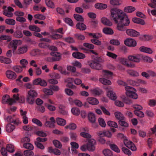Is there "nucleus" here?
Returning a JSON list of instances; mask_svg holds the SVG:
<instances>
[{
    "label": "nucleus",
    "mask_w": 156,
    "mask_h": 156,
    "mask_svg": "<svg viewBox=\"0 0 156 156\" xmlns=\"http://www.w3.org/2000/svg\"><path fill=\"white\" fill-rule=\"evenodd\" d=\"M111 17L116 23H117V29L119 31L126 30L125 26H128L130 21L127 16L123 11L117 8L112 9L111 10Z\"/></svg>",
    "instance_id": "obj_1"
},
{
    "label": "nucleus",
    "mask_w": 156,
    "mask_h": 156,
    "mask_svg": "<svg viewBox=\"0 0 156 156\" xmlns=\"http://www.w3.org/2000/svg\"><path fill=\"white\" fill-rule=\"evenodd\" d=\"M104 60L100 57H94L93 60L88 62L89 65L94 69L100 70L101 69V63L103 62Z\"/></svg>",
    "instance_id": "obj_2"
},
{
    "label": "nucleus",
    "mask_w": 156,
    "mask_h": 156,
    "mask_svg": "<svg viewBox=\"0 0 156 156\" xmlns=\"http://www.w3.org/2000/svg\"><path fill=\"white\" fill-rule=\"evenodd\" d=\"M125 89L126 91V94L127 96L134 99H136L138 95L135 92L136 90L133 88L129 86H125Z\"/></svg>",
    "instance_id": "obj_3"
},
{
    "label": "nucleus",
    "mask_w": 156,
    "mask_h": 156,
    "mask_svg": "<svg viewBox=\"0 0 156 156\" xmlns=\"http://www.w3.org/2000/svg\"><path fill=\"white\" fill-rule=\"evenodd\" d=\"M124 143L126 147L131 149V150L136 151V148L134 144L132 142L128 141L127 139H124Z\"/></svg>",
    "instance_id": "obj_4"
},
{
    "label": "nucleus",
    "mask_w": 156,
    "mask_h": 156,
    "mask_svg": "<svg viewBox=\"0 0 156 156\" xmlns=\"http://www.w3.org/2000/svg\"><path fill=\"white\" fill-rule=\"evenodd\" d=\"M124 44L129 47H134L136 45V42L132 38H127L124 41Z\"/></svg>",
    "instance_id": "obj_5"
},
{
    "label": "nucleus",
    "mask_w": 156,
    "mask_h": 156,
    "mask_svg": "<svg viewBox=\"0 0 156 156\" xmlns=\"http://www.w3.org/2000/svg\"><path fill=\"white\" fill-rule=\"evenodd\" d=\"M126 34L132 37H137L140 35V33L132 29H128L126 30Z\"/></svg>",
    "instance_id": "obj_6"
},
{
    "label": "nucleus",
    "mask_w": 156,
    "mask_h": 156,
    "mask_svg": "<svg viewBox=\"0 0 156 156\" xmlns=\"http://www.w3.org/2000/svg\"><path fill=\"white\" fill-rule=\"evenodd\" d=\"M50 55L53 56V60L54 62L59 61L61 59V55L59 52L52 51L51 52Z\"/></svg>",
    "instance_id": "obj_7"
},
{
    "label": "nucleus",
    "mask_w": 156,
    "mask_h": 156,
    "mask_svg": "<svg viewBox=\"0 0 156 156\" xmlns=\"http://www.w3.org/2000/svg\"><path fill=\"white\" fill-rule=\"evenodd\" d=\"M5 75L8 79L11 80H14L17 77L16 73L10 70H7L5 72Z\"/></svg>",
    "instance_id": "obj_8"
},
{
    "label": "nucleus",
    "mask_w": 156,
    "mask_h": 156,
    "mask_svg": "<svg viewBox=\"0 0 156 156\" xmlns=\"http://www.w3.org/2000/svg\"><path fill=\"white\" fill-rule=\"evenodd\" d=\"M28 50V46L25 45L18 48L16 53L18 55H21L26 53Z\"/></svg>",
    "instance_id": "obj_9"
},
{
    "label": "nucleus",
    "mask_w": 156,
    "mask_h": 156,
    "mask_svg": "<svg viewBox=\"0 0 156 156\" xmlns=\"http://www.w3.org/2000/svg\"><path fill=\"white\" fill-rule=\"evenodd\" d=\"M50 121H46L44 124L45 126L49 128H54L55 127L54 124L55 122V121L53 117H51L50 119Z\"/></svg>",
    "instance_id": "obj_10"
},
{
    "label": "nucleus",
    "mask_w": 156,
    "mask_h": 156,
    "mask_svg": "<svg viewBox=\"0 0 156 156\" xmlns=\"http://www.w3.org/2000/svg\"><path fill=\"white\" fill-rule=\"evenodd\" d=\"M4 98L5 97H2V102L3 104H8L9 105H11L13 103L16 102L15 100L12 98H10V96L6 100H5Z\"/></svg>",
    "instance_id": "obj_11"
},
{
    "label": "nucleus",
    "mask_w": 156,
    "mask_h": 156,
    "mask_svg": "<svg viewBox=\"0 0 156 156\" xmlns=\"http://www.w3.org/2000/svg\"><path fill=\"white\" fill-rule=\"evenodd\" d=\"M18 43V41L14 40L12 41L9 44V45L12 48L13 53H14L17 48V45Z\"/></svg>",
    "instance_id": "obj_12"
},
{
    "label": "nucleus",
    "mask_w": 156,
    "mask_h": 156,
    "mask_svg": "<svg viewBox=\"0 0 156 156\" xmlns=\"http://www.w3.org/2000/svg\"><path fill=\"white\" fill-rule=\"evenodd\" d=\"M87 100L89 103L91 105H96L99 103L98 99L93 97L88 98Z\"/></svg>",
    "instance_id": "obj_13"
},
{
    "label": "nucleus",
    "mask_w": 156,
    "mask_h": 156,
    "mask_svg": "<svg viewBox=\"0 0 156 156\" xmlns=\"http://www.w3.org/2000/svg\"><path fill=\"white\" fill-rule=\"evenodd\" d=\"M72 56L74 58L77 59H83L85 57L84 54L78 51L73 53Z\"/></svg>",
    "instance_id": "obj_14"
},
{
    "label": "nucleus",
    "mask_w": 156,
    "mask_h": 156,
    "mask_svg": "<svg viewBox=\"0 0 156 156\" xmlns=\"http://www.w3.org/2000/svg\"><path fill=\"white\" fill-rule=\"evenodd\" d=\"M139 56V54L137 55L136 56L130 55L128 57V58L130 61L136 62H139L140 61V58Z\"/></svg>",
    "instance_id": "obj_15"
},
{
    "label": "nucleus",
    "mask_w": 156,
    "mask_h": 156,
    "mask_svg": "<svg viewBox=\"0 0 156 156\" xmlns=\"http://www.w3.org/2000/svg\"><path fill=\"white\" fill-rule=\"evenodd\" d=\"M0 62L1 63L8 64L11 62V60L8 58L2 56H0Z\"/></svg>",
    "instance_id": "obj_16"
},
{
    "label": "nucleus",
    "mask_w": 156,
    "mask_h": 156,
    "mask_svg": "<svg viewBox=\"0 0 156 156\" xmlns=\"http://www.w3.org/2000/svg\"><path fill=\"white\" fill-rule=\"evenodd\" d=\"M132 21L135 23L139 24L142 25L145 24V22L144 20L141 19L137 18H133L132 19Z\"/></svg>",
    "instance_id": "obj_17"
},
{
    "label": "nucleus",
    "mask_w": 156,
    "mask_h": 156,
    "mask_svg": "<svg viewBox=\"0 0 156 156\" xmlns=\"http://www.w3.org/2000/svg\"><path fill=\"white\" fill-rule=\"evenodd\" d=\"M76 28L80 30H85L86 28V26L82 23H78L76 25Z\"/></svg>",
    "instance_id": "obj_18"
},
{
    "label": "nucleus",
    "mask_w": 156,
    "mask_h": 156,
    "mask_svg": "<svg viewBox=\"0 0 156 156\" xmlns=\"http://www.w3.org/2000/svg\"><path fill=\"white\" fill-rule=\"evenodd\" d=\"M107 93V96L112 100H115L116 99L117 97L116 95L113 91H108Z\"/></svg>",
    "instance_id": "obj_19"
},
{
    "label": "nucleus",
    "mask_w": 156,
    "mask_h": 156,
    "mask_svg": "<svg viewBox=\"0 0 156 156\" xmlns=\"http://www.w3.org/2000/svg\"><path fill=\"white\" fill-rule=\"evenodd\" d=\"M115 115L116 118L119 120H124L125 117L120 112H116L115 113Z\"/></svg>",
    "instance_id": "obj_20"
},
{
    "label": "nucleus",
    "mask_w": 156,
    "mask_h": 156,
    "mask_svg": "<svg viewBox=\"0 0 156 156\" xmlns=\"http://www.w3.org/2000/svg\"><path fill=\"white\" fill-rule=\"evenodd\" d=\"M13 36L16 37L20 38L23 37V34L21 30H17L14 33Z\"/></svg>",
    "instance_id": "obj_21"
},
{
    "label": "nucleus",
    "mask_w": 156,
    "mask_h": 156,
    "mask_svg": "<svg viewBox=\"0 0 156 156\" xmlns=\"http://www.w3.org/2000/svg\"><path fill=\"white\" fill-rule=\"evenodd\" d=\"M127 72L130 75L132 76L136 77L139 76L138 73L134 70H128Z\"/></svg>",
    "instance_id": "obj_22"
},
{
    "label": "nucleus",
    "mask_w": 156,
    "mask_h": 156,
    "mask_svg": "<svg viewBox=\"0 0 156 156\" xmlns=\"http://www.w3.org/2000/svg\"><path fill=\"white\" fill-rule=\"evenodd\" d=\"M28 95L34 98L37 97V93L36 91L33 90H31L27 92Z\"/></svg>",
    "instance_id": "obj_23"
},
{
    "label": "nucleus",
    "mask_w": 156,
    "mask_h": 156,
    "mask_svg": "<svg viewBox=\"0 0 156 156\" xmlns=\"http://www.w3.org/2000/svg\"><path fill=\"white\" fill-rule=\"evenodd\" d=\"M74 19L78 21L83 22L84 20L82 16L77 14H74L73 15Z\"/></svg>",
    "instance_id": "obj_24"
},
{
    "label": "nucleus",
    "mask_w": 156,
    "mask_h": 156,
    "mask_svg": "<svg viewBox=\"0 0 156 156\" xmlns=\"http://www.w3.org/2000/svg\"><path fill=\"white\" fill-rule=\"evenodd\" d=\"M95 7L98 9H104L107 7L106 4L101 3H98L95 5Z\"/></svg>",
    "instance_id": "obj_25"
},
{
    "label": "nucleus",
    "mask_w": 156,
    "mask_h": 156,
    "mask_svg": "<svg viewBox=\"0 0 156 156\" xmlns=\"http://www.w3.org/2000/svg\"><path fill=\"white\" fill-rule=\"evenodd\" d=\"M88 119L92 123H94L96 121L95 115L93 113H90L88 114Z\"/></svg>",
    "instance_id": "obj_26"
},
{
    "label": "nucleus",
    "mask_w": 156,
    "mask_h": 156,
    "mask_svg": "<svg viewBox=\"0 0 156 156\" xmlns=\"http://www.w3.org/2000/svg\"><path fill=\"white\" fill-rule=\"evenodd\" d=\"M56 122L59 125L63 126L66 124V121L64 119L58 118L56 119Z\"/></svg>",
    "instance_id": "obj_27"
},
{
    "label": "nucleus",
    "mask_w": 156,
    "mask_h": 156,
    "mask_svg": "<svg viewBox=\"0 0 156 156\" xmlns=\"http://www.w3.org/2000/svg\"><path fill=\"white\" fill-rule=\"evenodd\" d=\"M99 81L101 83L105 85H108L111 84V82L110 80L104 78H100Z\"/></svg>",
    "instance_id": "obj_28"
},
{
    "label": "nucleus",
    "mask_w": 156,
    "mask_h": 156,
    "mask_svg": "<svg viewBox=\"0 0 156 156\" xmlns=\"http://www.w3.org/2000/svg\"><path fill=\"white\" fill-rule=\"evenodd\" d=\"M23 67L19 66H16L13 67L12 69L17 73H20L23 70Z\"/></svg>",
    "instance_id": "obj_29"
},
{
    "label": "nucleus",
    "mask_w": 156,
    "mask_h": 156,
    "mask_svg": "<svg viewBox=\"0 0 156 156\" xmlns=\"http://www.w3.org/2000/svg\"><path fill=\"white\" fill-rule=\"evenodd\" d=\"M101 22L104 24L111 26L112 25V23L108 20L105 18H103L101 19Z\"/></svg>",
    "instance_id": "obj_30"
},
{
    "label": "nucleus",
    "mask_w": 156,
    "mask_h": 156,
    "mask_svg": "<svg viewBox=\"0 0 156 156\" xmlns=\"http://www.w3.org/2000/svg\"><path fill=\"white\" fill-rule=\"evenodd\" d=\"M15 129V127L14 126L10 123H9L7 125L6 129L7 132H11Z\"/></svg>",
    "instance_id": "obj_31"
},
{
    "label": "nucleus",
    "mask_w": 156,
    "mask_h": 156,
    "mask_svg": "<svg viewBox=\"0 0 156 156\" xmlns=\"http://www.w3.org/2000/svg\"><path fill=\"white\" fill-rule=\"evenodd\" d=\"M103 31L104 33L108 34H112L114 32L112 29L109 28L105 27L103 29Z\"/></svg>",
    "instance_id": "obj_32"
},
{
    "label": "nucleus",
    "mask_w": 156,
    "mask_h": 156,
    "mask_svg": "<svg viewBox=\"0 0 156 156\" xmlns=\"http://www.w3.org/2000/svg\"><path fill=\"white\" fill-rule=\"evenodd\" d=\"M29 29L31 31L35 32H40L41 30L39 28L35 25H30L28 27Z\"/></svg>",
    "instance_id": "obj_33"
},
{
    "label": "nucleus",
    "mask_w": 156,
    "mask_h": 156,
    "mask_svg": "<svg viewBox=\"0 0 156 156\" xmlns=\"http://www.w3.org/2000/svg\"><path fill=\"white\" fill-rule=\"evenodd\" d=\"M122 101L126 104H130L132 103V101L128 98L126 97L125 96L122 95L121 97Z\"/></svg>",
    "instance_id": "obj_34"
},
{
    "label": "nucleus",
    "mask_w": 156,
    "mask_h": 156,
    "mask_svg": "<svg viewBox=\"0 0 156 156\" xmlns=\"http://www.w3.org/2000/svg\"><path fill=\"white\" fill-rule=\"evenodd\" d=\"M23 147L29 150H33L34 149L33 145L30 143H25L23 145Z\"/></svg>",
    "instance_id": "obj_35"
},
{
    "label": "nucleus",
    "mask_w": 156,
    "mask_h": 156,
    "mask_svg": "<svg viewBox=\"0 0 156 156\" xmlns=\"http://www.w3.org/2000/svg\"><path fill=\"white\" fill-rule=\"evenodd\" d=\"M108 125L112 127H114L115 128H117L118 127V125L116 122L112 121H109L107 122Z\"/></svg>",
    "instance_id": "obj_36"
},
{
    "label": "nucleus",
    "mask_w": 156,
    "mask_h": 156,
    "mask_svg": "<svg viewBox=\"0 0 156 156\" xmlns=\"http://www.w3.org/2000/svg\"><path fill=\"white\" fill-rule=\"evenodd\" d=\"M35 98L27 95V101L31 105L33 104L34 102Z\"/></svg>",
    "instance_id": "obj_37"
},
{
    "label": "nucleus",
    "mask_w": 156,
    "mask_h": 156,
    "mask_svg": "<svg viewBox=\"0 0 156 156\" xmlns=\"http://www.w3.org/2000/svg\"><path fill=\"white\" fill-rule=\"evenodd\" d=\"M6 150L9 152L12 153L14 151V146L11 144H8L7 146Z\"/></svg>",
    "instance_id": "obj_38"
},
{
    "label": "nucleus",
    "mask_w": 156,
    "mask_h": 156,
    "mask_svg": "<svg viewBox=\"0 0 156 156\" xmlns=\"http://www.w3.org/2000/svg\"><path fill=\"white\" fill-rule=\"evenodd\" d=\"M59 112L63 115L67 114L65 110V107L62 105H60L59 107Z\"/></svg>",
    "instance_id": "obj_39"
},
{
    "label": "nucleus",
    "mask_w": 156,
    "mask_h": 156,
    "mask_svg": "<svg viewBox=\"0 0 156 156\" xmlns=\"http://www.w3.org/2000/svg\"><path fill=\"white\" fill-rule=\"evenodd\" d=\"M103 153L105 156H111L112 155V151L108 149H105L103 150Z\"/></svg>",
    "instance_id": "obj_40"
},
{
    "label": "nucleus",
    "mask_w": 156,
    "mask_h": 156,
    "mask_svg": "<svg viewBox=\"0 0 156 156\" xmlns=\"http://www.w3.org/2000/svg\"><path fill=\"white\" fill-rule=\"evenodd\" d=\"M135 8L132 6H128L125 8L124 10L126 12L131 13L134 11Z\"/></svg>",
    "instance_id": "obj_41"
},
{
    "label": "nucleus",
    "mask_w": 156,
    "mask_h": 156,
    "mask_svg": "<svg viewBox=\"0 0 156 156\" xmlns=\"http://www.w3.org/2000/svg\"><path fill=\"white\" fill-rule=\"evenodd\" d=\"M103 72L104 73V76L105 77L109 78L112 76L113 74L112 72L108 70H104Z\"/></svg>",
    "instance_id": "obj_42"
},
{
    "label": "nucleus",
    "mask_w": 156,
    "mask_h": 156,
    "mask_svg": "<svg viewBox=\"0 0 156 156\" xmlns=\"http://www.w3.org/2000/svg\"><path fill=\"white\" fill-rule=\"evenodd\" d=\"M43 91L45 94L47 95H52L53 94V92L51 89L44 88L43 89Z\"/></svg>",
    "instance_id": "obj_43"
},
{
    "label": "nucleus",
    "mask_w": 156,
    "mask_h": 156,
    "mask_svg": "<svg viewBox=\"0 0 156 156\" xmlns=\"http://www.w3.org/2000/svg\"><path fill=\"white\" fill-rule=\"evenodd\" d=\"M134 113L138 117L142 118L144 116V114L143 112L140 110H135Z\"/></svg>",
    "instance_id": "obj_44"
},
{
    "label": "nucleus",
    "mask_w": 156,
    "mask_h": 156,
    "mask_svg": "<svg viewBox=\"0 0 156 156\" xmlns=\"http://www.w3.org/2000/svg\"><path fill=\"white\" fill-rule=\"evenodd\" d=\"M31 150H28L24 151L23 152L24 155L26 156H33L34 153Z\"/></svg>",
    "instance_id": "obj_45"
},
{
    "label": "nucleus",
    "mask_w": 156,
    "mask_h": 156,
    "mask_svg": "<svg viewBox=\"0 0 156 156\" xmlns=\"http://www.w3.org/2000/svg\"><path fill=\"white\" fill-rule=\"evenodd\" d=\"M5 22L8 24L14 25L15 24V21L12 19H8L5 20Z\"/></svg>",
    "instance_id": "obj_46"
},
{
    "label": "nucleus",
    "mask_w": 156,
    "mask_h": 156,
    "mask_svg": "<svg viewBox=\"0 0 156 156\" xmlns=\"http://www.w3.org/2000/svg\"><path fill=\"white\" fill-rule=\"evenodd\" d=\"M71 112L73 114L75 115H78L80 113V111L78 108H73L71 109Z\"/></svg>",
    "instance_id": "obj_47"
},
{
    "label": "nucleus",
    "mask_w": 156,
    "mask_h": 156,
    "mask_svg": "<svg viewBox=\"0 0 156 156\" xmlns=\"http://www.w3.org/2000/svg\"><path fill=\"white\" fill-rule=\"evenodd\" d=\"M76 127V125L74 123H71L69 125L66 126L65 127L66 129H69L70 130H74Z\"/></svg>",
    "instance_id": "obj_48"
},
{
    "label": "nucleus",
    "mask_w": 156,
    "mask_h": 156,
    "mask_svg": "<svg viewBox=\"0 0 156 156\" xmlns=\"http://www.w3.org/2000/svg\"><path fill=\"white\" fill-rule=\"evenodd\" d=\"M94 144H87V149L90 151H93L95 150V146Z\"/></svg>",
    "instance_id": "obj_49"
},
{
    "label": "nucleus",
    "mask_w": 156,
    "mask_h": 156,
    "mask_svg": "<svg viewBox=\"0 0 156 156\" xmlns=\"http://www.w3.org/2000/svg\"><path fill=\"white\" fill-rule=\"evenodd\" d=\"M54 145L55 146L58 148H61L62 145L61 143L58 140H54L53 141Z\"/></svg>",
    "instance_id": "obj_50"
},
{
    "label": "nucleus",
    "mask_w": 156,
    "mask_h": 156,
    "mask_svg": "<svg viewBox=\"0 0 156 156\" xmlns=\"http://www.w3.org/2000/svg\"><path fill=\"white\" fill-rule=\"evenodd\" d=\"M119 124L121 126L124 127H126L128 126V124L127 122L124 120H119Z\"/></svg>",
    "instance_id": "obj_51"
},
{
    "label": "nucleus",
    "mask_w": 156,
    "mask_h": 156,
    "mask_svg": "<svg viewBox=\"0 0 156 156\" xmlns=\"http://www.w3.org/2000/svg\"><path fill=\"white\" fill-rule=\"evenodd\" d=\"M50 37L54 40H57L62 37V35L58 34H55L50 35Z\"/></svg>",
    "instance_id": "obj_52"
},
{
    "label": "nucleus",
    "mask_w": 156,
    "mask_h": 156,
    "mask_svg": "<svg viewBox=\"0 0 156 156\" xmlns=\"http://www.w3.org/2000/svg\"><path fill=\"white\" fill-rule=\"evenodd\" d=\"M110 146L111 149L117 152H120V150L118 148V147L115 144H111Z\"/></svg>",
    "instance_id": "obj_53"
},
{
    "label": "nucleus",
    "mask_w": 156,
    "mask_h": 156,
    "mask_svg": "<svg viewBox=\"0 0 156 156\" xmlns=\"http://www.w3.org/2000/svg\"><path fill=\"white\" fill-rule=\"evenodd\" d=\"M111 44L115 45L118 46L120 45L119 41L117 39H112L110 41Z\"/></svg>",
    "instance_id": "obj_54"
},
{
    "label": "nucleus",
    "mask_w": 156,
    "mask_h": 156,
    "mask_svg": "<svg viewBox=\"0 0 156 156\" xmlns=\"http://www.w3.org/2000/svg\"><path fill=\"white\" fill-rule=\"evenodd\" d=\"M80 135L83 137L87 138H90L91 136L88 133L84 132H82L80 133Z\"/></svg>",
    "instance_id": "obj_55"
},
{
    "label": "nucleus",
    "mask_w": 156,
    "mask_h": 156,
    "mask_svg": "<svg viewBox=\"0 0 156 156\" xmlns=\"http://www.w3.org/2000/svg\"><path fill=\"white\" fill-rule=\"evenodd\" d=\"M110 3L113 5H119L121 4L119 0H111Z\"/></svg>",
    "instance_id": "obj_56"
},
{
    "label": "nucleus",
    "mask_w": 156,
    "mask_h": 156,
    "mask_svg": "<svg viewBox=\"0 0 156 156\" xmlns=\"http://www.w3.org/2000/svg\"><path fill=\"white\" fill-rule=\"evenodd\" d=\"M97 39H92L91 40V42L94 44L98 45H100L101 44V41Z\"/></svg>",
    "instance_id": "obj_57"
},
{
    "label": "nucleus",
    "mask_w": 156,
    "mask_h": 156,
    "mask_svg": "<svg viewBox=\"0 0 156 156\" xmlns=\"http://www.w3.org/2000/svg\"><path fill=\"white\" fill-rule=\"evenodd\" d=\"M45 3L48 6L51 8L54 7V3L50 0H46Z\"/></svg>",
    "instance_id": "obj_58"
},
{
    "label": "nucleus",
    "mask_w": 156,
    "mask_h": 156,
    "mask_svg": "<svg viewBox=\"0 0 156 156\" xmlns=\"http://www.w3.org/2000/svg\"><path fill=\"white\" fill-rule=\"evenodd\" d=\"M34 17L36 19H39L41 20H44L45 19V16L43 15L38 14L35 15Z\"/></svg>",
    "instance_id": "obj_59"
},
{
    "label": "nucleus",
    "mask_w": 156,
    "mask_h": 156,
    "mask_svg": "<svg viewBox=\"0 0 156 156\" xmlns=\"http://www.w3.org/2000/svg\"><path fill=\"white\" fill-rule=\"evenodd\" d=\"M98 122L99 125L102 127H105L106 124L104 119L102 118H99L98 119Z\"/></svg>",
    "instance_id": "obj_60"
},
{
    "label": "nucleus",
    "mask_w": 156,
    "mask_h": 156,
    "mask_svg": "<svg viewBox=\"0 0 156 156\" xmlns=\"http://www.w3.org/2000/svg\"><path fill=\"white\" fill-rule=\"evenodd\" d=\"M100 108L105 114L109 116L110 115L109 112L103 106H101Z\"/></svg>",
    "instance_id": "obj_61"
},
{
    "label": "nucleus",
    "mask_w": 156,
    "mask_h": 156,
    "mask_svg": "<svg viewBox=\"0 0 156 156\" xmlns=\"http://www.w3.org/2000/svg\"><path fill=\"white\" fill-rule=\"evenodd\" d=\"M122 151L125 154L129 156L131 155V154L130 151L126 147H122Z\"/></svg>",
    "instance_id": "obj_62"
},
{
    "label": "nucleus",
    "mask_w": 156,
    "mask_h": 156,
    "mask_svg": "<svg viewBox=\"0 0 156 156\" xmlns=\"http://www.w3.org/2000/svg\"><path fill=\"white\" fill-rule=\"evenodd\" d=\"M20 63L22 65L23 68H25L26 65L28 64L27 60L25 59H22L20 61Z\"/></svg>",
    "instance_id": "obj_63"
},
{
    "label": "nucleus",
    "mask_w": 156,
    "mask_h": 156,
    "mask_svg": "<svg viewBox=\"0 0 156 156\" xmlns=\"http://www.w3.org/2000/svg\"><path fill=\"white\" fill-rule=\"evenodd\" d=\"M75 37L78 40H82L85 39V37L82 35L80 34H75L74 35Z\"/></svg>",
    "instance_id": "obj_64"
}]
</instances>
